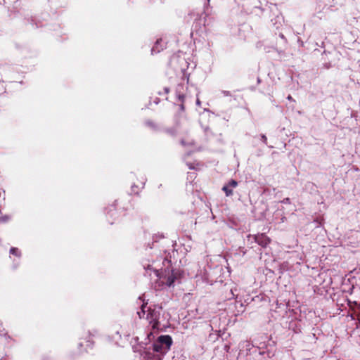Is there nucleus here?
<instances>
[{
	"instance_id": "7ed1b4c3",
	"label": "nucleus",
	"mask_w": 360,
	"mask_h": 360,
	"mask_svg": "<svg viewBox=\"0 0 360 360\" xmlns=\"http://www.w3.org/2000/svg\"><path fill=\"white\" fill-rule=\"evenodd\" d=\"M172 345V339L171 336L165 335L158 338L153 342V347L155 352L160 353L164 356L170 349Z\"/></svg>"
},
{
	"instance_id": "f8f14e48",
	"label": "nucleus",
	"mask_w": 360,
	"mask_h": 360,
	"mask_svg": "<svg viewBox=\"0 0 360 360\" xmlns=\"http://www.w3.org/2000/svg\"><path fill=\"white\" fill-rule=\"evenodd\" d=\"M262 140L264 143H266L267 139L265 135H262Z\"/></svg>"
},
{
	"instance_id": "39448f33",
	"label": "nucleus",
	"mask_w": 360,
	"mask_h": 360,
	"mask_svg": "<svg viewBox=\"0 0 360 360\" xmlns=\"http://www.w3.org/2000/svg\"><path fill=\"white\" fill-rule=\"evenodd\" d=\"M254 239L258 245L263 248H266L271 243V239L264 233L255 235Z\"/></svg>"
},
{
	"instance_id": "f03ea898",
	"label": "nucleus",
	"mask_w": 360,
	"mask_h": 360,
	"mask_svg": "<svg viewBox=\"0 0 360 360\" xmlns=\"http://www.w3.org/2000/svg\"><path fill=\"white\" fill-rule=\"evenodd\" d=\"M153 272L157 277V281L154 285L156 290L172 286L175 281L180 277L179 272L174 269H165L161 273L158 270H154Z\"/></svg>"
},
{
	"instance_id": "ddd939ff",
	"label": "nucleus",
	"mask_w": 360,
	"mask_h": 360,
	"mask_svg": "<svg viewBox=\"0 0 360 360\" xmlns=\"http://www.w3.org/2000/svg\"><path fill=\"white\" fill-rule=\"evenodd\" d=\"M283 203H288V202H290V199L287 198H285V199H284L283 200Z\"/></svg>"
},
{
	"instance_id": "9d476101",
	"label": "nucleus",
	"mask_w": 360,
	"mask_h": 360,
	"mask_svg": "<svg viewBox=\"0 0 360 360\" xmlns=\"http://www.w3.org/2000/svg\"><path fill=\"white\" fill-rule=\"evenodd\" d=\"M158 45H159V40H158L155 43V45L153 47L152 49V52H159L160 50L158 49Z\"/></svg>"
},
{
	"instance_id": "9b49d317",
	"label": "nucleus",
	"mask_w": 360,
	"mask_h": 360,
	"mask_svg": "<svg viewBox=\"0 0 360 360\" xmlns=\"http://www.w3.org/2000/svg\"><path fill=\"white\" fill-rule=\"evenodd\" d=\"M181 143V144L183 146H186V145H189L190 146V145H193V144L192 141H190L186 143V141L184 140H182Z\"/></svg>"
},
{
	"instance_id": "6e6552de",
	"label": "nucleus",
	"mask_w": 360,
	"mask_h": 360,
	"mask_svg": "<svg viewBox=\"0 0 360 360\" xmlns=\"http://www.w3.org/2000/svg\"><path fill=\"white\" fill-rule=\"evenodd\" d=\"M10 252L13 255H15L16 256H19L20 255V251L18 248H12L10 250Z\"/></svg>"
},
{
	"instance_id": "1a4fd4ad",
	"label": "nucleus",
	"mask_w": 360,
	"mask_h": 360,
	"mask_svg": "<svg viewBox=\"0 0 360 360\" xmlns=\"http://www.w3.org/2000/svg\"><path fill=\"white\" fill-rule=\"evenodd\" d=\"M228 185L229 186V187L236 188L238 185V183L235 180H231L229 182Z\"/></svg>"
},
{
	"instance_id": "4468645a",
	"label": "nucleus",
	"mask_w": 360,
	"mask_h": 360,
	"mask_svg": "<svg viewBox=\"0 0 360 360\" xmlns=\"http://www.w3.org/2000/svg\"><path fill=\"white\" fill-rule=\"evenodd\" d=\"M288 100H291V99H292L291 96H288Z\"/></svg>"
},
{
	"instance_id": "20e7f679",
	"label": "nucleus",
	"mask_w": 360,
	"mask_h": 360,
	"mask_svg": "<svg viewBox=\"0 0 360 360\" xmlns=\"http://www.w3.org/2000/svg\"><path fill=\"white\" fill-rule=\"evenodd\" d=\"M143 360H162L163 356L154 351V348L148 349L143 354Z\"/></svg>"
},
{
	"instance_id": "f257e3e1",
	"label": "nucleus",
	"mask_w": 360,
	"mask_h": 360,
	"mask_svg": "<svg viewBox=\"0 0 360 360\" xmlns=\"http://www.w3.org/2000/svg\"><path fill=\"white\" fill-rule=\"evenodd\" d=\"M143 296L139 297V300L143 301V304H141V310L137 312L138 316L140 319L145 318L148 321V324L151 328L153 331H150L148 334V338L150 340V336L153 335V332L158 331L160 328V315L161 307L152 309L150 307H147V302H144Z\"/></svg>"
},
{
	"instance_id": "423d86ee",
	"label": "nucleus",
	"mask_w": 360,
	"mask_h": 360,
	"mask_svg": "<svg viewBox=\"0 0 360 360\" xmlns=\"http://www.w3.org/2000/svg\"><path fill=\"white\" fill-rule=\"evenodd\" d=\"M184 84H181L176 89V96L181 102H184L185 95L184 94Z\"/></svg>"
},
{
	"instance_id": "0eeeda50",
	"label": "nucleus",
	"mask_w": 360,
	"mask_h": 360,
	"mask_svg": "<svg viewBox=\"0 0 360 360\" xmlns=\"http://www.w3.org/2000/svg\"><path fill=\"white\" fill-rule=\"evenodd\" d=\"M222 189L225 192L226 196H229L233 194V191L229 188V186L228 184L224 186Z\"/></svg>"
}]
</instances>
